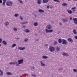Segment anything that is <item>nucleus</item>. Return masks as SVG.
<instances>
[{
  "label": "nucleus",
  "mask_w": 77,
  "mask_h": 77,
  "mask_svg": "<svg viewBox=\"0 0 77 77\" xmlns=\"http://www.w3.org/2000/svg\"><path fill=\"white\" fill-rule=\"evenodd\" d=\"M25 32H26V33H29V32H30V30H29V29H26L25 30Z\"/></svg>",
  "instance_id": "5701e85b"
},
{
  "label": "nucleus",
  "mask_w": 77,
  "mask_h": 77,
  "mask_svg": "<svg viewBox=\"0 0 77 77\" xmlns=\"http://www.w3.org/2000/svg\"><path fill=\"white\" fill-rule=\"evenodd\" d=\"M7 75H12V73L11 72H7Z\"/></svg>",
  "instance_id": "a878e982"
},
{
  "label": "nucleus",
  "mask_w": 77,
  "mask_h": 77,
  "mask_svg": "<svg viewBox=\"0 0 77 77\" xmlns=\"http://www.w3.org/2000/svg\"><path fill=\"white\" fill-rule=\"evenodd\" d=\"M38 11L39 12H40V13H44V12H45V11H44V10L41 9H39Z\"/></svg>",
  "instance_id": "4468645a"
},
{
  "label": "nucleus",
  "mask_w": 77,
  "mask_h": 77,
  "mask_svg": "<svg viewBox=\"0 0 77 77\" xmlns=\"http://www.w3.org/2000/svg\"><path fill=\"white\" fill-rule=\"evenodd\" d=\"M49 49V51L51 52H53V51H54V50H55L53 46H50Z\"/></svg>",
  "instance_id": "f03ea898"
},
{
  "label": "nucleus",
  "mask_w": 77,
  "mask_h": 77,
  "mask_svg": "<svg viewBox=\"0 0 77 77\" xmlns=\"http://www.w3.org/2000/svg\"><path fill=\"white\" fill-rule=\"evenodd\" d=\"M1 44H0V47H1Z\"/></svg>",
  "instance_id": "0e129e2a"
},
{
  "label": "nucleus",
  "mask_w": 77,
  "mask_h": 77,
  "mask_svg": "<svg viewBox=\"0 0 77 77\" xmlns=\"http://www.w3.org/2000/svg\"><path fill=\"white\" fill-rule=\"evenodd\" d=\"M62 5L63 6H67L68 4L66 3H64L62 4Z\"/></svg>",
  "instance_id": "cd10ccee"
},
{
  "label": "nucleus",
  "mask_w": 77,
  "mask_h": 77,
  "mask_svg": "<svg viewBox=\"0 0 77 77\" xmlns=\"http://www.w3.org/2000/svg\"><path fill=\"white\" fill-rule=\"evenodd\" d=\"M75 9L76 8L75 7H73V8H72V10L73 12H75Z\"/></svg>",
  "instance_id": "2f4dec72"
},
{
  "label": "nucleus",
  "mask_w": 77,
  "mask_h": 77,
  "mask_svg": "<svg viewBox=\"0 0 77 77\" xmlns=\"http://www.w3.org/2000/svg\"><path fill=\"white\" fill-rule=\"evenodd\" d=\"M29 41V39H27V38H26L24 40V41H25V42H27Z\"/></svg>",
  "instance_id": "c9c22d12"
},
{
  "label": "nucleus",
  "mask_w": 77,
  "mask_h": 77,
  "mask_svg": "<svg viewBox=\"0 0 77 77\" xmlns=\"http://www.w3.org/2000/svg\"><path fill=\"white\" fill-rule=\"evenodd\" d=\"M0 3H2V0H0Z\"/></svg>",
  "instance_id": "a18cd8bd"
},
{
  "label": "nucleus",
  "mask_w": 77,
  "mask_h": 77,
  "mask_svg": "<svg viewBox=\"0 0 77 77\" xmlns=\"http://www.w3.org/2000/svg\"><path fill=\"white\" fill-rule=\"evenodd\" d=\"M32 69H35V67H34V66H32Z\"/></svg>",
  "instance_id": "09e8293b"
},
{
  "label": "nucleus",
  "mask_w": 77,
  "mask_h": 77,
  "mask_svg": "<svg viewBox=\"0 0 77 77\" xmlns=\"http://www.w3.org/2000/svg\"><path fill=\"white\" fill-rule=\"evenodd\" d=\"M54 2H57L58 3H60V1H59V0H53Z\"/></svg>",
  "instance_id": "c756f323"
},
{
  "label": "nucleus",
  "mask_w": 77,
  "mask_h": 77,
  "mask_svg": "<svg viewBox=\"0 0 77 77\" xmlns=\"http://www.w3.org/2000/svg\"><path fill=\"white\" fill-rule=\"evenodd\" d=\"M56 50L57 51H60V48L59 47H56Z\"/></svg>",
  "instance_id": "b1692460"
},
{
  "label": "nucleus",
  "mask_w": 77,
  "mask_h": 77,
  "mask_svg": "<svg viewBox=\"0 0 77 77\" xmlns=\"http://www.w3.org/2000/svg\"><path fill=\"white\" fill-rule=\"evenodd\" d=\"M9 24V22L8 21L5 22V24L6 26H8Z\"/></svg>",
  "instance_id": "6ab92c4d"
},
{
  "label": "nucleus",
  "mask_w": 77,
  "mask_h": 77,
  "mask_svg": "<svg viewBox=\"0 0 77 77\" xmlns=\"http://www.w3.org/2000/svg\"><path fill=\"white\" fill-rule=\"evenodd\" d=\"M20 77H23L22 76H21V75L20 76Z\"/></svg>",
  "instance_id": "e2e57ef3"
},
{
  "label": "nucleus",
  "mask_w": 77,
  "mask_h": 77,
  "mask_svg": "<svg viewBox=\"0 0 77 77\" xmlns=\"http://www.w3.org/2000/svg\"><path fill=\"white\" fill-rule=\"evenodd\" d=\"M46 28H47L48 30H51V29H52V26L51 25H48L46 26Z\"/></svg>",
  "instance_id": "0eeeda50"
},
{
  "label": "nucleus",
  "mask_w": 77,
  "mask_h": 77,
  "mask_svg": "<svg viewBox=\"0 0 77 77\" xmlns=\"http://www.w3.org/2000/svg\"><path fill=\"white\" fill-rule=\"evenodd\" d=\"M45 46H48V44H45Z\"/></svg>",
  "instance_id": "6e6d98bb"
},
{
  "label": "nucleus",
  "mask_w": 77,
  "mask_h": 77,
  "mask_svg": "<svg viewBox=\"0 0 77 77\" xmlns=\"http://www.w3.org/2000/svg\"><path fill=\"white\" fill-rule=\"evenodd\" d=\"M66 18H63L62 19V21L63 23H66L68 21L67 19H65Z\"/></svg>",
  "instance_id": "9b49d317"
},
{
  "label": "nucleus",
  "mask_w": 77,
  "mask_h": 77,
  "mask_svg": "<svg viewBox=\"0 0 77 77\" xmlns=\"http://www.w3.org/2000/svg\"><path fill=\"white\" fill-rule=\"evenodd\" d=\"M42 3V1L41 0H38L37 1V3L38 5H41Z\"/></svg>",
  "instance_id": "ddd939ff"
},
{
  "label": "nucleus",
  "mask_w": 77,
  "mask_h": 77,
  "mask_svg": "<svg viewBox=\"0 0 77 77\" xmlns=\"http://www.w3.org/2000/svg\"><path fill=\"white\" fill-rule=\"evenodd\" d=\"M13 30L14 31H15V32H17V28H14L13 29Z\"/></svg>",
  "instance_id": "f704fd0d"
},
{
  "label": "nucleus",
  "mask_w": 77,
  "mask_h": 77,
  "mask_svg": "<svg viewBox=\"0 0 77 77\" xmlns=\"http://www.w3.org/2000/svg\"><path fill=\"white\" fill-rule=\"evenodd\" d=\"M40 62L42 66H46L45 63H43V61L42 60L40 61Z\"/></svg>",
  "instance_id": "6e6552de"
},
{
  "label": "nucleus",
  "mask_w": 77,
  "mask_h": 77,
  "mask_svg": "<svg viewBox=\"0 0 77 77\" xmlns=\"http://www.w3.org/2000/svg\"><path fill=\"white\" fill-rule=\"evenodd\" d=\"M60 33V31H59V32H58V34H59V33Z\"/></svg>",
  "instance_id": "4d7b16f0"
},
{
  "label": "nucleus",
  "mask_w": 77,
  "mask_h": 77,
  "mask_svg": "<svg viewBox=\"0 0 77 77\" xmlns=\"http://www.w3.org/2000/svg\"><path fill=\"white\" fill-rule=\"evenodd\" d=\"M58 69L59 71H62V70H63V68H59Z\"/></svg>",
  "instance_id": "7c9ffc66"
},
{
  "label": "nucleus",
  "mask_w": 77,
  "mask_h": 77,
  "mask_svg": "<svg viewBox=\"0 0 77 77\" xmlns=\"http://www.w3.org/2000/svg\"><path fill=\"white\" fill-rule=\"evenodd\" d=\"M73 71L75 72H77V69H73Z\"/></svg>",
  "instance_id": "e433bc0d"
},
{
  "label": "nucleus",
  "mask_w": 77,
  "mask_h": 77,
  "mask_svg": "<svg viewBox=\"0 0 77 77\" xmlns=\"http://www.w3.org/2000/svg\"><path fill=\"white\" fill-rule=\"evenodd\" d=\"M34 26H38V23L37 22H35L34 23Z\"/></svg>",
  "instance_id": "c85d7f7f"
},
{
  "label": "nucleus",
  "mask_w": 77,
  "mask_h": 77,
  "mask_svg": "<svg viewBox=\"0 0 77 77\" xmlns=\"http://www.w3.org/2000/svg\"><path fill=\"white\" fill-rule=\"evenodd\" d=\"M74 38L75 39H77V36H75Z\"/></svg>",
  "instance_id": "37998d69"
},
{
  "label": "nucleus",
  "mask_w": 77,
  "mask_h": 77,
  "mask_svg": "<svg viewBox=\"0 0 77 77\" xmlns=\"http://www.w3.org/2000/svg\"><path fill=\"white\" fill-rule=\"evenodd\" d=\"M48 0H43V2L44 3H47L48 2Z\"/></svg>",
  "instance_id": "a211bd4d"
},
{
  "label": "nucleus",
  "mask_w": 77,
  "mask_h": 77,
  "mask_svg": "<svg viewBox=\"0 0 77 77\" xmlns=\"http://www.w3.org/2000/svg\"><path fill=\"white\" fill-rule=\"evenodd\" d=\"M73 21H74V23L75 24H77V18H73L72 19Z\"/></svg>",
  "instance_id": "1a4fd4ad"
},
{
  "label": "nucleus",
  "mask_w": 77,
  "mask_h": 77,
  "mask_svg": "<svg viewBox=\"0 0 77 77\" xmlns=\"http://www.w3.org/2000/svg\"><path fill=\"white\" fill-rule=\"evenodd\" d=\"M50 8V6H47V9H49V8Z\"/></svg>",
  "instance_id": "49530a36"
},
{
  "label": "nucleus",
  "mask_w": 77,
  "mask_h": 77,
  "mask_svg": "<svg viewBox=\"0 0 77 77\" xmlns=\"http://www.w3.org/2000/svg\"><path fill=\"white\" fill-rule=\"evenodd\" d=\"M23 62H24V60L22 59H21L20 60H18V65H20V64H22L23 63Z\"/></svg>",
  "instance_id": "39448f33"
},
{
  "label": "nucleus",
  "mask_w": 77,
  "mask_h": 77,
  "mask_svg": "<svg viewBox=\"0 0 77 77\" xmlns=\"http://www.w3.org/2000/svg\"><path fill=\"white\" fill-rule=\"evenodd\" d=\"M35 36H37V34H35Z\"/></svg>",
  "instance_id": "680f3d73"
},
{
  "label": "nucleus",
  "mask_w": 77,
  "mask_h": 77,
  "mask_svg": "<svg viewBox=\"0 0 77 77\" xmlns=\"http://www.w3.org/2000/svg\"><path fill=\"white\" fill-rule=\"evenodd\" d=\"M67 41L69 42H71V43H72L73 42V40L71 38H69L67 39Z\"/></svg>",
  "instance_id": "9d476101"
},
{
  "label": "nucleus",
  "mask_w": 77,
  "mask_h": 77,
  "mask_svg": "<svg viewBox=\"0 0 77 77\" xmlns=\"http://www.w3.org/2000/svg\"><path fill=\"white\" fill-rule=\"evenodd\" d=\"M73 32L74 33V34H75V35H77V31H76V30L73 29Z\"/></svg>",
  "instance_id": "393cba45"
},
{
  "label": "nucleus",
  "mask_w": 77,
  "mask_h": 77,
  "mask_svg": "<svg viewBox=\"0 0 77 77\" xmlns=\"http://www.w3.org/2000/svg\"><path fill=\"white\" fill-rule=\"evenodd\" d=\"M24 75H27V76H28V75H28V74H27L26 73L24 74Z\"/></svg>",
  "instance_id": "8fccbe9b"
},
{
  "label": "nucleus",
  "mask_w": 77,
  "mask_h": 77,
  "mask_svg": "<svg viewBox=\"0 0 77 77\" xmlns=\"http://www.w3.org/2000/svg\"><path fill=\"white\" fill-rule=\"evenodd\" d=\"M17 45L16 44H13L12 47V48H14V47H15Z\"/></svg>",
  "instance_id": "72a5a7b5"
},
{
  "label": "nucleus",
  "mask_w": 77,
  "mask_h": 77,
  "mask_svg": "<svg viewBox=\"0 0 77 77\" xmlns=\"http://www.w3.org/2000/svg\"><path fill=\"white\" fill-rule=\"evenodd\" d=\"M71 0H68V2H69V1H71Z\"/></svg>",
  "instance_id": "052dcab7"
},
{
  "label": "nucleus",
  "mask_w": 77,
  "mask_h": 77,
  "mask_svg": "<svg viewBox=\"0 0 77 77\" xmlns=\"http://www.w3.org/2000/svg\"><path fill=\"white\" fill-rule=\"evenodd\" d=\"M2 43L5 45H7V42L5 41H3L2 42Z\"/></svg>",
  "instance_id": "f3484780"
},
{
  "label": "nucleus",
  "mask_w": 77,
  "mask_h": 77,
  "mask_svg": "<svg viewBox=\"0 0 77 77\" xmlns=\"http://www.w3.org/2000/svg\"><path fill=\"white\" fill-rule=\"evenodd\" d=\"M6 3V2L5 1H3V3H2V5H4L5 6V3Z\"/></svg>",
  "instance_id": "58836bf2"
},
{
  "label": "nucleus",
  "mask_w": 77,
  "mask_h": 77,
  "mask_svg": "<svg viewBox=\"0 0 77 77\" xmlns=\"http://www.w3.org/2000/svg\"><path fill=\"white\" fill-rule=\"evenodd\" d=\"M51 23L52 24H54V22L52 21L51 22Z\"/></svg>",
  "instance_id": "5fc2aeb1"
},
{
  "label": "nucleus",
  "mask_w": 77,
  "mask_h": 77,
  "mask_svg": "<svg viewBox=\"0 0 77 77\" xmlns=\"http://www.w3.org/2000/svg\"><path fill=\"white\" fill-rule=\"evenodd\" d=\"M59 24H60V26H62V23H61V22H60Z\"/></svg>",
  "instance_id": "c03bdc74"
},
{
  "label": "nucleus",
  "mask_w": 77,
  "mask_h": 77,
  "mask_svg": "<svg viewBox=\"0 0 77 77\" xmlns=\"http://www.w3.org/2000/svg\"><path fill=\"white\" fill-rule=\"evenodd\" d=\"M18 48V49H20V50H23L25 49H26V48L25 47L22 48V47H19Z\"/></svg>",
  "instance_id": "dca6fc26"
},
{
  "label": "nucleus",
  "mask_w": 77,
  "mask_h": 77,
  "mask_svg": "<svg viewBox=\"0 0 77 77\" xmlns=\"http://www.w3.org/2000/svg\"><path fill=\"white\" fill-rule=\"evenodd\" d=\"M53 32V29L48 30L47 29H46L45 32L46 33H51Z\"/></svg>",
  "instance_id": "20e7f679"
},
{
  "label": "nucleus",
  "mask_w": 77,
  "mask_h": 77,
  "mask_svg": "<svg viewBox=\"0 0 77 77\" xmlns=\"http://www.w3.org/2000/svg\"><path fill=\"white\" fill-rule=\"evenodd\" d=\"M67 11L69 14H72V11L70 10H68Z\"/></svg>",
  "instance_id": "2eb2a0df"
},
{
  "label": "nucleus",
  "mask_w": 77,
  "mask_h": 77,
  "mask_svg": "<svg viewBox=\"0 0 77 77\" xmlns=\"http://www.w3.org/2000/svg\"><path fill=\"white\" fill-rule=\"evenodd\" d=\"M75 1H77V0H74Z\"/></svg>",
  "instance_id": "69168bd1"
},
{
  "label": "nucleus",
  "mask_w": 77,
  "mask_h": 77,
  "mask_svg": "<svg viewBox=\"0 0 77 77\" xmlns=\"http://www.w3.org/2000/svg\"><path fill=\"white\" fill-rule=\"evenodd\" d=\"M14 16L15 17H18V16H19V14H15Z\"/></svg>",
  "instance_id": "473e14b6"
},
{
  "label": "nucleus",
  "mask_w": 77,
  "mask_h": 77,
  "mask_svg": "<svg viewBox=\"0 0 77 77\" xmlns=\"http://www.w3.org/2000/svg\"><path fill=\"white\" fill-rule=\"evenodd\" d=\"M34 17H37V15H36V14H35L34 15Z\"/></svg>",
  "instance_id": "864d4df0"
},
{
  "label": "nucleus",
  "mask_w": 77,
  "mask_h": 77,
  "mask_svg": "<svg viewBox=\"0 0 77 77\" xmlns=\"http://www.w3.org/2000/svg\"><path fill=\"white\" fill-rule=\"evenodd\" d=\"M39 41V39L35 40V41Z\"/></svg>",
  "instance_id": "13d9d810"
},
{
  "label": "nucleus",
  "mask_w": 77,
  "mask_h": 77,
  "mask_svg": "<svg viewBox=\"0 0 77 77\" xmlns=\"http://www.w3.org/2000/svg\"><path fill=\"white\" fill-rule=\"evenodd\" d=\"M26 26H23V28H25V27H26Z\"/></svg>",
  "instance_id": "603ef678"
},
{
  "label": "nucleus",
  "mask_w": 77,
  "mask_h": 77,
  "mask_svg": "<svg viewBox=\"0 0 77 77\" xmlns=\"http://www.w3.org/2000/svg\"><path fill=\"white\" fill-rule=\"evenodd\" d=\"M32 76H34V77H36V75H32Z\"/></svg>",
  "instance_id": "3c124183"
},
{
  "label": "nucleus",
  "mask_w": 77,
  "mask_h": 77,
  "mask_svg": "<svg viewBox=\"0 0 77 77\" xmlns=\"http://www.w3.org/2000/svg\"><path fill=\"white\" fill-rule=\"evenodd\" d=\"M6 4L7 6H12V3L11 1H7Z\"/></svg>",
  "instance_id": "7ed1b4c3"
},
{
  "label": "nucleus",
  "mask_w": 77,
  "mask_h": 77,
  "mask_svg": "<svg viewBox=\"0 0 77 77\" xmlns=\"http://www.w3.org/2000/svg\"><path fill=\"white\" fill-rule=\"evenodd\" d=\"M27 23H28V22L27 21H26L24 22L21 23V24L23 25V24H27Z\"/></svg>",
  "instance_id": "bb28decb"
},
{
  "label": "nucleus",
  "mask_w": 77,
  "mask_h": 77,
  "mask_svg": "<svg viewBox=\"0 0 77 77\" xmlns=\"http://www.w3.org/2000/svg\"><path fill=\"white\" fill-rule=\"evenodd\" d=\"M20 18L21 20H23V17L21 16H20Z\"/></svg>",
  "instance_id": "4c0bfd02"
},
{
  "label": "nucleus",
  "mask_w": 77,
  "mask_h": 77,
  "mask_svg": "<svg viewBox=\"0 0 77 77\" xmlns=\"http://www.w3.org/2000/svg\"><path fill=\"white\" fill-rule=\"evenodd\" d=\"M2 39L0 38V43H1L2 42Z\"/></svg>",
  "instance_id": "79ce46f5"
},
{
  "label": "nucleus",
  "mask_w": 77,
  "mask_h": 77,
  "mask_svg": "<svg viewBox=\"0 0 77 77\" xmlns=\"http://www.w3.org/2000/svg\"><path fill=\"white\" fill-rule=\"evenodd\" d=\"M7 0H3V2H6Z\"/></svg>",
  "instance_id": "bf43d9fd"
},
{
  "label": "nucleus",
  "mask_w": 77,
  "mask_h": 77,
  "mask_svg": "<svg viewBox=\"0 0 77 77\" xmlns=\"http://www.w3.org/2000/svg\"><path fill=\"white\" fill-rule=\"evenodd\" d=\"M10 65H15L16 66H19V65L18 64V62L17 61H14V62H11L9 63Z\"/></svg>",
  "instance_id": "f257e3e1"
},
{
  "label": "nucleus",
  "mask_w": 77,
  "mask_h": 77,
  "mask_svg": "<svg viewBox=\"0 0 77 77\" xmlns=\"http://www.w3.org/2000/svg\"><path fill=\"white\" fill-rule=\"evenodd\" d=\"M72 20V17H70V20Z\"/></svg>",
  "instance_id": "de8ad7c7"
},
{
  "label": "nucleus",
  "mask_w": 77,
  "mask_h": 77,
  "mask_svg": "<svg viewBox=\"0 0 77 77\" xmlns=\"http://www.w3.org/2000/svg\"><path fill=\"white\" fill-rule=\"evenodd\" d=\"M43 59H47V58H48V57H47L46 56H43L42 57Z\"/></svg>",
  "instance_id": "4be33fe9"
},
{
  "label": "nucleus",
  "mask_w": 77,
  "mask_h": 77,
  "mask_svg": "<svg viewBox=\"0 0 77 77\" xmlns=\"http://www.w3.org/2000/svg\"><path fill=\"white\" fill-rule=\"evenodd\" d=\"M76 5H77V4H76Z\"/></svg>",
  "instance_id": "338daca9"
},
{
  "label": "nucleus",
  "mask_w": 77,
  "mask_h": 77,
  "mask_svg": "<svg viewBox=\"0 0 77 77\" xmlns=\"http://www.w3.org/2000/svg\"><path fill=\"white\" fill-rule=\"evenodd\" d=\"M62 55H63V56H69V54H68L67 53H65V52L63 53Z\"/></svg>",
  "instance_id": "f8f14e48"
},
{
  "label": "nucleus",
  "mask_w": 77,
  "mask_h": 77,
  "mask_svg": "<svg viewBox=\"0 0 77 77\" xmlns=\"http://www.w3.org/2000/svg\"><path fill=\"white\" fill-rule=\"evenodd\" d=\"M58 41L59 44H61V43H62V42H63V40H62L61 39H58Z\"/></svg>",
  "instance_id": "aec40b11"
},
{
  "label": "nucleus",
  "mask_w": 77,
  "mask_h": 77,
  "mask_svg": "<svg viewBox=\"0 0 77 77\" xmlns=\"http://www.w3.org/2000/svg\"><path fill=\"white\" fill-rule=\"evenodd\" d=\"M56 44H57V42L55 41L54 43V45H56Z\"/></svg>",
  "instance_id": "ea45409f"
},
{
  "label": "nucleus",
  "mask_w": 77,
  "mask_h": 77,
  "mask_svg": "<svg viewBox=\"0 0 77 77\" xmlns=\"http://www.w3.org/2000/svg\"><path fill=\"white\" fill-rule=\"evenodd\" d=\"M18 1H20V3H21V4H22L23 3V1L21 0H18Z\"/></svg>",
  "instance_id": "a19ab883"
},
{
  "label": "nucleus",
  "mask_w": 77,
  "mask_h": 77,
  "mask_svg": "<svg viewBox=\"0 0 77 77\" xmlns=\"http://www.w3.org/2000/svg\"><path fill=\"white\" fill-rule=\"evenodd\" d=\"M0 72H1V73L0 74V75H1V76H2V75H3V72L0 69Z\"/></svg>",
  "instance_id": "412c9836"
},
{
  "label": "nucleus",
  "mask_w": 77,
  "mask_h": 77,
  "mask_svg": "<svg viewBox=\"0 0 77 77\" xmlns=\"http://www.w3.org/2000/svg\"><path fill=\"white\" fill-rule=\"evenodd\" d=\"M62 41L63 43H62V44L63 45H65V44H68V42L65 39H62Z\"/></svg>",
  "instance_id": "423d86ee"
}]
</instances>
